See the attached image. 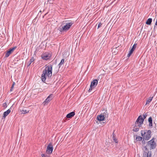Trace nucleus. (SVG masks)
Returning <instances> with one entry per match:
<instances>
[{"mask_svg":"<svg viewBox=\"0 0 157 157\" xmlns=\"http://www.w3.org/2000/svg\"><path fill=\"white\" fill-rule=\"evenodd\" d=\"M53 66L51 64L46 65L45 69L43 71L42 74L41 76L42 81L44 82L46 79V75L48 78H50L52 75V70Z\"/></svg>","mask_w":157,"mask_h":157,"instance_id":"obj_1","label":"nucleus"},{"mask_svg":"<svg viewBox=\"0 0 157 157\" xmlns=\"http://www.w3.org/2000/svg\"><path fill=\"white\" fill-rule=\"evenodd\" d=\"M155 139L154 138H153L151 140L147 142L146 146L144 147L145 150L147 151V152L149 151L147 149V147H150V150L154 149L155 148L156 143L155 142Z\"/></svg>","mask_w":157,"mask_h":157,"instance_id":"obj_2","label":"nucleus"},{"mask_svg":"<svg viewBox=\"0 0 157 157\" xmlns=\"http://www.w3.org/2000/svg\"><path fill=\"white\" fill-rule=\"evenodd\" d=\"M151 130H142L141 134L142 136L146 140H148L151 137Z\"/></svg>","mask_w":157,"mask_h":157,"instance_id":"obj_3","label":"nucleus"},{"mask_svg":"<svg viewBox=\"0 0 157 157\" xmlns=\"http://www.w3.org/2000/svg\"><path fill=\"white\" fill-rule=\"evenodd\" d=\"M73 24V23L72 22H68L66 23V25L64 26L61 25L59 28L58 29L61 33L64 32H66L68 30Z\"/></svg>","mask_w":157,"mask_h":157,"instance_id":"obj_4","label":"nucleus"},{"mask_svg":"<svg viewBox=\"0 0 157 157\" xmlns=\"http://www.w3.org/2000/svg\"><path fill=\"white\" fill-rule=\"evenodd\" d=\"M52 55L48 52L43 53L41 55V58L44 60H47L49 59L51 57Z\"/></svg>","mask_w":157,"mask_h":157,"instance_id":"obj_5","label":"nucleus"},{"mask_svg":"<svg viewBox=\"0 0 157 157\" xmlns=\"http://www.w3.org/2000/svg\"><path fill=\"white\" fill-rule=\"evenodd\" d=\"M146 117L147 115L146 114L143 115V118L142 117L141 115L139 116L136 120V123H137V122L139 121L140 122V124H139V125L140 126L141 124H142L144 122V119L146 118Z\"/></svg>","mask_w":157,"mask_h":157,"instance_id":"obj_6","label":"nucleus"},{"mask_svg":"<svg viewBox=\"0 0 157 157\" xmlns=\"http://www.w3.org/2000/svg\"><path fill=\"white\" fill-rule=\"evenodd\" d=\"M17 47L15 46L12 48H10L6 53L5 57H8L13 52V51L17 48Z\"/></svg>","mask_w":157,"mask_h":157,"instance_id":"obj_7","label":"nucleus"},{"mask_svg":"<svg viewBox=\"0 0 157 157\" xmlns=\"http://www.w3.org/2000/svg\"><path fill=\"white\" fill-rule=\"evenodd\" d=\"M140 122L139 121L137 122V123H136V121L135 122V125L133 129H132V131L135 132H137L139 131V127L142 126V124H141L140 126L139 125Z\"/></svg>","mask_w":157,"mask_h":157,"instance_id":"obj_8","label":"nucleus"},{"mask_svg":"<svg viewBox=\"0 0 157 157\" xmlns=\"http://www.w3.org/2000/svg\"><path fill=\"white\" fill-rule=\"evenodd\" d=\"M53 98V95L51 94L47 98L45 99V101L43 102L44 105H47L48 103Z\"/></svg>","mask_w":157,"mask_h":157,"instance_id":"obj_9","label":"nucleus"},{"mask_svg":"<svg viewBox=\"0 0 157 157\" xmlns=\"http://www.w3.org/2000/svg\"><path fill=\"white\" fill-rule=\"evenodd\" d=\"M53 148V146L52 144H50L47 146L46 149V152L49 154L52 153Z\"/></svg>","mask_w":157,"mask_h":157,"instance_id":"obj_10","label":"nucleus"},{"mask_svg":"<svg viewBox=\"0 0 157 157\" xmlns=\"http://www.w3.org/2000/svg\"><path fill=\"white\" fill-rule=\"evenodd\" d=\"M105 118H107V116H106V115H105L101 114L100 115H98L97 119L98 121H104Z\"/></svg>","mask_w":157,"mask_h":157,"instance_id":"obj_11","label":"nucleus"},{"mask_svg":"<svg viewBox=\"0 0 157 157\" xmlns=\"http://www.w3.org/2000/svg\"><path fill=\"white\" fill-rule=\"evenodd\" d=\"M98 81L97 79L94 80L91 83V87L94 88L98 84Z\"/></svg>","mask_w":157,"mask_h":157,"instance_id":"obj_12","label":"nucleus"},{"mask_svg":"<svg viewBox=\"0 0 157 157\" xmlns=\"http://www.w3.org/2000/svg\"><path fill=\"white\" fill-rule=\"evenodd\" d=\"M75 115V112L74 111L72 112L68 113L66 116L67 118H71Z\"/></svg>","mask_w":157,"mask_h":157,"instance_id":"obj_13","label":"nucleus"},{"mask_svg":"<svg viewBox=\"0 0 157 157\" xmlns=\"http://www.w3.org/2000/svg\"><path fill=\"white\" fill-rule=\"evenodd\" d=\"M10 112L11 110L10 109H8L7 111L5 112L3 114V118L4 119L10 113Z\"/></svg>","mask_w":157,"mask_h":157,"instance_id":"obj_14","label":"nucleus"},{"mask_svg":"<svg viewBox=\"0 0 157 157\" xmlns=\"http://www.w3.org/2000/svg\"><path fill=\"white\" fill-rule=\"evenodd\" d=\"M148 121L149 122V127L152 128V120L151 117H149Z\"/></svg>","mask_w":157,"mask_h":157,"instance_id":"obj_15","label":"nucleus"},{"mask_svg":"<svg viewBox=\"0 0 157 157\" xmlns=\"http://www.w3.org/2000/svg\"><path fill=\"white\" fill-rule=\"evenodd\" d=\"M149 151L147 152L144 151L143 154V157H151V153L149 155Z\"/></svg>","mask_w":157,"mask_h":157,"instance_id":"obj_16","label":"nucleus"},{"mask_svg":"<svg viewBox=\"0 0 157 157\" xmlns=\"http://www.w3.org/2000/svg\"><path fill=\"white\" fill-rule=\"evenodd\" d=\"M153 97H150L148 99H147L146 101V105L149 104L152 101L153 98Z\"/></svg>","mask_w":157,"mask_h":157,"instance_id":"obj_17","label":"nucleus"},{"mask_svg":"<svg viewBox=\"0 0 157 157\" xmlns=\"http://www.w3.org/2000/svg\"><path fill=\"white\" fill-rule=\"evenodd\" d=\"M152 21V19L151 18H149L147 20L146 22V24L148 25H150L151 24Z\"/></svg>","mask_w":157,"mask_h":157,"instance_id":"obj_18","label":"nucleus"},{"mask_svg":"<svg viewBox=\"0 0 157 157\" xmlns=\"http://www.w3.org/2000/svg\"><path fill=\"white\" fill-rule=\"evenodd\" d=\"M143 137L140 136H137L136 139V141H140L142 140Z\"/></svg>","mask_w":157,"mask_h":157,"instance_id":"obj_19","label":"nucleus"},{"mask_svg":"<svg viewBox=\"0 0 157 157\" xmlns=\"http://www.w3.org/2000/svg\"><path fill=\"white\" fill-rule=\"evenodd\" d=\"M136 44H135L133 46H132L131 49L130 50V51L132 52H133L135 49L136 47Z\"/></svg>","mask_w":157,"mask_h":157,"instance_id":"obj_20","label":"nucleus"},{"mask_svg":"<svg viewBox=\"0 0 157 157\" xmlns=\"http://www.w3.org/2000/svg\"><path fill=\"white\" fill-rule=\"evenodd\" d=\"M64 59H62L61 60L60 62L59 63V64L58 65L59 68L61 67L62 64H63L64 63Z\"/></svg>","mask_w":157,"mask_h":157,"instance_id":"obj_21","label":"nucleus"},{"mask_svg":"<svg viewBox=\"0 0 157 157\" xmlns=\"http://www.w3.org/2000/svg\"><path fill=\"white\" fill-rule=\"evenodd\" d=\"M34 60V59L33 57H32L31 59H30L29 61V64H28V66H29L31 63H32Z\"/></svg>","mask_w":157,"mask_h":157,"instance_id":"obj_22","label":"nucleus"},{"mask_svg":"<svg viewBox=\"0 0 157 157\" xmlns=\"http://www.w3.org/2000/svg\"><path fill=\"white\" fill-rule=\"evenodd\" d=\"M21 111L23 114H26L29 112L28 111L27 112V111L25 108H24L22 110H21Z\"/></svg>","mask_w":157,"mask_h":157,"instance_id":"obj_23","label":"nucleus"},{"mask_svg":"<svg viewBox=\"0 0 157 157\" xmlns=\"http://www.w3.org/2000/svg\"><path fill=\"white\" fill-rule=\"evenodd\" d=\"M113 141L115 142L116 143H117L118 142V141L115 138V136H113Z\"/></svg>","mask_w":157,"mask_h":157,"instance_id":"obj_24","label":"nucleus"},{"mask_svg":"<svg viewBox=\"0 0 157 157\" xmlns=\"http://www.w3.org/2000/svg\"><path fill=\"white\" fill-rule=\"evenodd\" d=\"M14 84H15V83H14V82H13V84L11 87V89L10 90L11 91H12L13 90V88L14 87Z\"/></svg>","mask_w":157,"mask_h":157,"instance_id":"obj_25","label":"nucleus"},{"mask_svg":"<svg viewBox=\"0 0 157 157\" xmlns=\"http://www.w3.org/2000/svg\"><path fill=\"white\" fill-rule=\"evenodd\" d=\"M133 52L130 51L129 53L127 55V57H129L132 54Z\"/></svg>","mask_w":157,"mask_h":157,"instance_id":"obj_26","label":"nucleus"},{"mask_svg":"<svg viewBox=\"0 0 157 157\" xmlns=\"http://www.w3.org/2000/svg\"><path fill=\"white\" fill-rule=\"evenodd\" d=\"M102 24L101 22H99L98 25V29H99L102 25Z\"/></svg>","mask_w":157,"mask_h":157,"instance_id":"obj_27","label":"nucleus"},{"mask_svg":"<svg viewBox=\"0 0 157 157\" xmlns=\"http://www.w3.org/2000/svg\"><path fill=\"white\" fill-rule=\"evenodd\" d=\"M102 115H106V116H107V118H108V113L106 112V113H105V112H104L103 113H102V114H101Z\"/></svg>","mask_w":157,"mask_h":157,"instance_id":"obj_28","label":"nucleus"},{"mask_svg":"<svg viewBox=\"0 0 157 157\" xmlns=\"http://www.w3.org/2000/svg\"><path fill=\"white\" fill-rule=\"evenodd\" d=\"M53 0H48V2H49V3L50 4L53 3Z\"/></svg>","mask_w":157,"mask_h":157,"instance_id":"obj_29","label":"nucleus"},{"mask_svg":"<svg viewBox=\"0 0 157 157\" xmlns=\"http://www.w3.org/2000/svg\"><path fill=\"white\" fill-rule=\"evenodd\" d=\"M143 140H142V144H145L146 143L145 141V139H144V138H143Z\"/></svg>","mask_w":157,"mask_h":157,"instance_id":"obj_30","label":"nucleus"},{"mask_svg":"<svg viewBox=\"0 0 157 157\" xmlns=\"http://www.w3.org/2000/svg\"><path fill=\"white\" fill-rule=\"evenodd\" d=\"M92 88H93V87H91V85H90V88H89V90H88V92H90L92 90Z\"/></svg>","mask_w":157,"mask_h":157,"instance_id":"obj_31","label":"nucleus"},{"mask_svg":"<svg viewBox=\"0 0 157 157\" xmlns=\"http://www.w3.org/2000/svg\"><path fill=\"white\" fill-rule=\"evenodd\" d=\"M42 157H46L45 155L44 154H42L41 155Z\"/></svg>","mask_w":157,"mask_h":157,"instance_id":"obj_32","label":"nucleus"},{"mask_svg":"<svg viewBox=\"0 0 157 157\" xmlns=\"http://www.w3.org/2000/svg\"><path fill=\"white\" fill-rule=\"evenodd\" d=\"M3 106H5L6 105V104L5 103L3 104Z\"/></svg>","mask_w":157,"mask_h":157,"instance_id":"obj_33","label":"nucleus"},{"mask_svg":"<svg viewBox=\"0 0 157 157\" xmlns=\"http://www.w3.org/2000/svg\"><path fill=\"white\" fill-rule=\"evenodd\" d=\"M114 131L113 132V134H112V135H113V136H115V134H114Z\"/></svg>","mask_w":157,"mask_h":157,"instance_id":"obj_34","label":"nucleus"},{"mask_svg":"<svg viewBox=\"0 0 157 157\" xmlns=\"http://www.w3.org/2000/svg\"><path fill=\"white\" fill-rule=\"evenodd\" d=\"M48 12L47 13H45L44 16H43V17H44L48 13Z\"/></svg>","mask_w":157,"mask_h":157,"instance_id":"obj_35","label":"nucleus"}]
</instances>
